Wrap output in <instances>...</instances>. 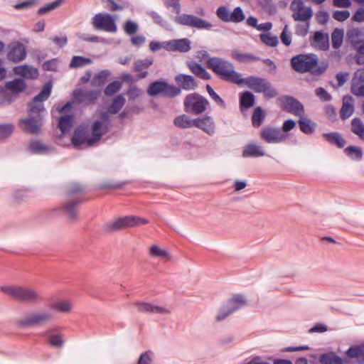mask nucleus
<instances>
[{
  "instance_id": "393cba45",
  "label": "nucleus",
  "mask_w": 364,
  "mask_h": 364,
  "mask_svg": "<svg viewBox=\"0 0 364 364\" xmlns=\"http://www.w3.org/2000/svg\"><path fill=\"white\" fill-rule=\"evenodd\" d=\"M175 80L182 89L186 90H193L197 86L195 79L191 75L179 74L176 76Z\"/></svg>"
},
{
  "instance_id": "3c124183",
  "label": "nucleus",
  "mask_w": 364,
  "mask_h": 364,
  "mask_svg": "<svg viewBox=\"0 0 364 364\" xmlns=\"http://www.w3.org/2000/svg\"><path fill=\"white\" fill-rule=\"evenodd\" d=\"M344 152L348 156L355 160H360L363 155L361 149L354 146H348Z\"/></svg>"
},
{
  "instance_id": "423d86ee",
  "label": "nucleus",
  "mask_w": 364,
  "mask_h": 364,
  "mask_svg": "<svg viewBox=\"0 0 364 364\" xmlns=\"http://www.w3.org/2000/svg\"><path fill=\"white\" fill-rule=\"evenodd\" d=\"M149 223V220L138 216L128 215L118 218L105 225L107 232H116L127 228H134Z\"/></svg>"
},
{
  "instance_id": "c756f323",
  "label": "nucleus",
  "mask_w": 364,
  "mask_h": 364,
  "mask_svg": "<svg viewBox=\"0 0 364 364\" xmlns=\"http://www.w3.org/2000/svg\"><path fill=\"white\" fill-rule=\"evenodd\" d=\"M301 131L306 134H311L314 132L316 124L310 119L305 117L304 115L299 117L298 121Z\"/></svg>"
},
{
  "instance_id": "72a5a7b5",
  "label": "nucleus",
  "mask_w": 364,
  "mask_h": 364,
  "mask_svg": "<svg viewBox=\"0 0 364 364\" xmlns=\"http://www.w3.org/2000/svg\"><path fill=\"white\" fill-rule=\"evenodd\" d=\"M313 13L310 7L304 6L299 11H294L292 18L295 21H307L312 17Z\"/></svg>"
},
{
  "instance_id": "a211bd4d",
  "label": "nucleus",
  "mask_w": 364,
  "mask_h": 364,
  "mask_svg": "<svg viewBox=\"0 0 364 364\" xmlns=\"http://www.w3.org/2000/svg\"><path fill=\"white\" fill-rule=\"evenodd\" d=\"M26 49L25 46L19 42H15L9 46V50L7 53V59L14 63L23 60L26 57Z\"/></svg>"
},
{
  "instance_id": "6e6552de",
  "label": "nucleus",
  "mask_w": 364,
  "mask_h": 364,
  "mask_svg": "<svg viewBox=\"0 0 364 364\" xmlns=\"http://www.w3.org/2000/svg\"><path fill=\"white\" fill-rule=\"evenodd\" d=\"M53 314L46 310H40L16 321V325L21 328L43 325L53 319Z\"/></svg>"
},
{
  "instance_id": "9d476101",
  "label": "nucleus",
  "mask_w": 364,
  "mask_h": 364,
  "mask_svg": "<svg viewBox=\"0 0 364 364\" xmlns=\"http://www.w3.org/2000/svg\"><path fill=\"white\" fill-rule=\"evenodd\" d=\"M183 105L186 112L200 114L205 111L209 102L204 97L194 92L185 97Z\"/></svg>"
},
{
  "instance_id": "bf43d9fd",
  "label": "nucleus",
  "mask_w": 364,
  "mask_h": 364,
  "mask_svg": "<svg viewBox=\"0 0 364 364\" xmlns=\"http://www.w3.org/2000/svg\"><path fill=\"white\" fill-rule=\"evenodd\" d=\"M206 90L210 97L215 101V102L221 107H225L224 100L213 90L210 85H206Z\"/></svg>"
},
{
  "instance_id": "7ed1b4c3",
  "label": "nucleus",
  "mask_w": 364,
  "mask_h": 364,
  "mask_svg": "<svg viewBox=\"0 0 364 364\" xmlns=\"http://www.w3.org/2000/svg\"><path fill=\"white\" fill-rule=\"evenodd\" d=\"M0 290L11 299L21 303L35 304L41 300L40 291L32 287L23 285H4Z\"/></svg>"
},
{
  "instance_id": "c9c22d12",
  "label": "nucleus",
  "mask_w": 364,
  "mask_h": 364,
  "mask_svg": "<svg viewBox=\"0 0 364 364\" xmlns=\"http://www.w3.org/2000/svg\"><path fill=\"white\" fill-rule=\"evenodd\" d=\"M314 43L321 50H327L328 48V36L327 34L323 33L321 31H316L314 35Z\"/></svg>"
},
{
  "instance_id": "9b49d317",
  "label": "nucleus",
  "mask_w": 364,
  "mask_h": 364,
  "mask_svg": "<svg viewBox=\"0 0 364 364\" xmlns=\"http://www.w3.org/2000/svg\"><path fill=\"white\" fill-rule=\"evenodd\" d=\"M173 21L177 24L197 29L210 30L212 28L210 22L191 14H179L174 18Z\"/></svg>"
},
{
  "instance_id": "4c0bfd02",
  "label": "nucleus",
  "mask_w": 364,
  "mask_h": 364,
  "mask_svg": "<svg viewBox=\"0 0 364 364\" xmlns=\"http://www.w3.org/2000/svg\"><path fill=\"white\" fill-rule=\"evenodd\" d=\"M46 334L48 336V343L53 347L61 348L63 346L64 340L63 335L54 333L53 330L46 331Z\"/></svg>"
},
{
  "instance_id": "f704fd0d",
  "label": "nucleus",
  "mask_w": 364,
  "mask_h": 364,
  "mask_svg": "<svg viewBox=\"0 0 364 364\" xmlns=\"http://www.w3.org/2000/svg\"><path fill=\"white\" fill-rule=\"evenodd\" d=\"M26 87L24 80L21 78L14 79L12 81L6 83V88L11 90L14 93H19L23 92Z\"/></svg>"
},
{
  "instance_id": "6e6d98bb",
  "label": "nucleus",
  "mask_w": 364,
  "mask_h": 364,
  "mask_svg": "<svg viewBox=\"0 0 364 364\" xmlns=\"http://www.w3.org/2000/svg\"><path fill=\"white\" fill-rule=\"evenodd\" d=\"M351 92L356 96H364V83L358 80L353 79L351 85Z\"/></svg>"
},
{
  "instance_id": "052dcab7",
  "label": "nucleus",
  "mask_w": 364,
  "mask_h": 364,
  "mask_svg": "<svg viewBox=\"0 0 364 364\" xmlns=\"http://www.w3.org/2000/svg\"><path fill=\"white\" fill-rule=\"evenodd\" d=\"M245 14L240 7H236L230 14V22L240 23L245 19Z\"/></svg>"
},
{
  "instance_id": "ddd939ff",
  "label": "nucleus",
  "mask_w": 364,
  "mask_h": 364,
  "mask_svg": "<svg viewBox=\"0 0 364 364\" xmlns=\"http://www.w3.org/2000/svg\"><path fill=\"white\" fill-rule=\"evenodd\" d=\"M246 303L245 297L242 295H235L231 298L227 306L221 308L216 316V320L220 321L229 315L241 308Z\"/></svg>"
},
{
  "instance_id": "f3484780",
  "label": "nucleus",
  "mask_w": 364,
  "mask_h": 364,
  "mask_svg": "<svg viewBox=\"0 0 364 364\" xmlns=\"http://www.w3.org/2000/svg\"><path fill=\"white\" fill-rule=\"evenodd\" d=\"M191 41L184 38L164 42V48L171 52L187 53L191 48Z\"/></svg>"
},
{
  "instance_id": "603ef678",
  "label": "nucleus",
  "mask_w": 364,
  "mask_h": 364,
  "mask_svg": "<svg viewBox=\"0 0 364 364\" xmlns=\"http://www.w3.org/2000/svg\"><path fill=\"white\" fill-rule=\"evenodd\" d=\"M92 63L90 58H85L82 56H74L70 63V68H80L83 67L86 65H89Z\"/></svg>"
},
{
  "instance_id": "09e8293b",
  "label": "nucleus",
  "mask_w": 364,
  "mask_h": 364,
  "mask_svg": "<svg viewBox=\"0 0 364 364\" xmlns=\"http://www.w3.org/2000/svg\"><path fill=\"white\" fill-rule=\"evenodd\" d=\"M343 38V31L341 29L336 28L331 34V43L333 48H338L342 43Z\"/></svg>"
},
{
  "instance_id": "37998d69",
  "label": "nucleus",
  "mask_w": 364,
  "mask_h": 364,
  "mask_svg": "<svg viewBox=\"0 0 364 364\" xmlns=\"http://www.w3.org/2000/svg\"><path fill=\"white\" fill-rule=\"evenodd\" d=\"M351 131L364 140V124L360 119L355 118L352 120Z\"/></svg>"
},
{
  "instance_id": "58836bf2",
  "label": "nucleus",
  "mask_w": 364,
  "mask_h": 364,
  "mask_svg": "<svg viewBox=\"0 0 364 364\" xmlns=\"http://www.w3.org/2000/svg\"><path fill=\"white\" fill-rule=\"evenodd\" d=\"M29 151L33 154H47L51 148L39 141H33L29 144Z\"/></svg>"
},
{
  "instance_id": "dca6fc26",
  "label": "nucleus",
  "mask_w": 364,
  "mask_h": 364,
  "mask_svg": "<svg viewBox=\"0 0 364 364\" xmlns=\"http://www.w3.org/2000/svg\"><path fill=\"white\" fill-rule=\"evenodd\" d=\"M282 107L287 112L301 117L304 115V106L300 102L293 97L284 96L279 99Z\"/></svg>"
},
{
  "instance_id": "e433bc0d",
  "label": "nucleus",
  "mask_w": 364,
  "mask_h": 364,
  "mask_svg": "<svg viewBox=\"0 0 364 364\" xmlns=\"http://www.w3.org/2000/svg\"><path fill=\"white\" fill-rule=\"evenodd\" d=\"M126 102L125 98L122 95L116 96L111 105L107 108V112L114 114L119 112Z\"/></svg>"
},
{
  "instance_id": "69168bd1",
  "label": "nucleus",
  "mask_w": 364,
  "mask_h": 364,
  "mask_svg": "<svg viewBox=\"0 0 364 364\" xmlns=\"http://www.w3.org/2000/svg\"><path fill=\"white\" fill-rule=\"evenodd\" d=\"M124 30L127 34L132 35L135 33L138 30V25L136 23L128 20L124 23Z\"/></svg>"
},
{
  "instance_id": "0e129e2a",
  "label": "nucleus",
  "mask_w": 364,
  "mask_h": 364,
  "mask_svg": "<svg viewBox=\"0 0 364 364\" xmlns=\"http://www.w3.org/2000/svg\"><path fill=\"white\" fill-rule=\"evenodd\" d=\"M218 17L224 22H230V14L225 6L219 7L216 11Z\"/></svg>"
},
{
  "instance_id": "39448f33",
  "label": "nucleus",
  "mask_w": 364,
  "mask_h": 364,
  "mask_svg": "<svg viewBox=\"0 0 364 364\" xmlns=\"http://www.w3.org/2000/svg\"><path fill=\"white\" fill-rule=\"evenodd\" d=\"M240 85L245 84L250 89L255 92L263 93L265 98L271 99L277 95V90L265 78L250 76L246 78L241 77Z\"/></svg>"
},
{
  "instance_id": "aec40b11",
  "label": "nucleus",
  "mask_w": 364,
  "mask_h": 364,
  "mask_svg": "<svg viewBox=\"0 0 364 364\" xmlns=\"http://www.w3.org/2000/svg\"><path fill=\"white\" fill-rule=\"evenodd\" d=\"M100 94V90H82L81 89H76L73 92V97L78 103L89 104L97 100Z\"/></svg>"
},
{
  "instance_id": "c03bdc74",
  "label": "nucleus",
  "mask_w": 364,
  "mask_h": 364,
  "mask_svg": "<svg viewBox=\"0 0 364 364\" xmlns=\"http://www.w3.org/2000/svg\"><path fill=\"white\" fill-rule=\"evenodd\" d=\"M109 75V72L107 70H102L101 72L95 74L92 80V85L95 87L102 86L105 83Z\"/></svg>"
},
{
  "instance_id": "774afa93",
  "label": "nucleus",
  "mask_w": 364,
  "mask_h": 364,
  "mask_svg": "<svg viewBox=\"0 0 364 364\" xmlns=\"http://www.w3.org/2000/svg\"><path fill=\"white\" fill-rule=\"evenodd\" d=\"M350 17V12L345 11H336L333 14V18L340 22L344 21Z\"/></svg>"
},
{
  "instance_id": "7c9ffc66",
  "label": "nucleus",
  "mask_w": 364,
  "mask_h": 364,
  "mask_svg": "<svg viewBox=\"0 0 364 364\" xmlns=\"http://www.w3.org/2000/svg\"><path fill=\"white\" fill-rule=\"evenodd\" d=\"M188 66L191 71L198 77L203 80H209L211 77L210 73L200 64L191 62L188 63Z\"/></svg>"
},
{
  "instance_id": "20e7f679",
  "label": "nucleus",
  "mask_w": 364,
  "mask_h": 364,
  "mask_svg": "<svg viewBox=\"0 0 364 364\" xmlns=\"http://www.w3.org/2000/svg\"><path fill=\"white\" fill-rule=\"evenodd\" d=\"M291 65L297 73H311L319 75L325 72L327 64H318V58L314 54H299L291 59Z\"/></svg>"
},
{
  "instance_id": "5701e85b",
  "label": "nucleus",
  "mask_w": 364,
  "mask_h": 364,
  "mask_svg": "<svg viewBox=\"0 0 364 364\" xmlns=\"http://www.w3.org/2000/svg\"><path fill=\"white\" fill-rule=\"evenodd\" d=\"M81 202L79 198L70 200L62 205V210L68 216L70 220H76L77 219V206Z\"/></svg>"
},
{
  "instance_id": "f8f14e48",
  "label": "nucleus",
  "mask_w": 364,
  "mask_h": 364,
  "mask_svg": "<svg viewBox=\"0 0 364 364\" xmlns=\"http://www.w3.org/2000/svg\"><path fill=\"white\" fill-rule=\"evenodd\" d=\"M52 86L50 83H47L43 87L41 92L37 95L29 104V113L33 115L41 114L45 112L43 102L46 100L51 92Z\"/></svg>"
},
{
  "instance_id": "cd10ccee",
  "label": "nucleus",
  "mask_w": 364,
  "mask_h": 364,
  "mask_svg": "<svg viewBox=\"0 0 364 364\" xmlns=\"http://www.w3.org/2000/svg\"><path fill=\"white\" fill-rule=\"evenodd\" d=\"M264 155V151L262 148L255 144H248L242 151V156L245 158L247 157H259Z\"/></svg>"
},
{
  "instance_id": "4be33fe9",
  "label": "nucleus",
  "mask_w": 364,
  "mask_h": 364,
  "mask_svg": "<svg viewBox=\"0 0 364 364\" xmlns=\"http://www.w3.org/2000/svg\"><path fill=\"white\" fill-rule=\"evenodd\" d=\"M13 71L15 75L27 79H36L38 76V69L28 65L16 66L14 68Z\"/></svg>"
},
{
  "instance_id": "5fc2aeb1",
  "label": "nucleus",
  "mask_w": 364,
  "mask_h": 364,
  "mask_svg": "<svg viewBox=\"0 0 364 364\" xmlns=\"http://www.w3.org/2000/svg\"><path fill=\"white\" fill-rule=\"evenodd\" d=\"M147 14L152 18L153 21L156 24L165 28H168L169 24L167 23V21L164 20L163 17L156 11H151L147 12Z\"/></svg>"
},
{
  "instance_id": "4d7b16f0",
  "label": "nucleus",
  "mask_w": 364,
  "mask_h": 364,
  "mask_svg": "<svg viewBox=\"0 0 364 364\" xmlns=\"http://www.w3.org/2000/svg\"><path fill=\"white\" fill-rule=\"evenodd\" d=\"M63 1V0H55V1L40 8L38 11V14L39 15H44L58 8L59 6L61 5Z\"/></svg>"
},
{
  "instance_id": "4468645a",
  "label": "nucleus",
  "mask_w": 364,
  "mask_h": 364,
  "mask_svg": "<svg viewBox=\"0 0 364 364\" xmlns=\"http://www.w3.org/2000/svg\"><path fill=\"white\" fill-rule=\"evenodd\" d=\"M260 138L268 144H277L284 141L287 135L279 128L269 126L263 127L259 134Z\"/></svg>"
},
{
  "instance_id": "6ab92c4d",
  "label": "nucleus",
  "mask_w": 364,
  "mask_h": 364,
  "mask_svg": "<svg viewBox=\"0 0 364 364\" xmlns=\"http://www.w3.org/2000/svg\"><path fill=\"white\" fill-rule=\"evenodd\" d=\"M134 305L137 310L141 313H150L160 315H167L171 314V310L165 306H158L149 302H136Z\"/></svg>"
},
{
  "instance_id": "338daca9",
  "label": "nucleus",
  "mask_w": 364,
  "mask_h": 364,
  "mask_svg": "<svg viewBox=\"0 0 364 364\" xmlns=\"http://www.w3.org/2000/svg\"><path fill=\"white\" fill-rule=\"evenodd\" d=\"M141 90L134 85H130L127 90L129 100H134L141 95Z\"/></svg>"
},
{
  "instance_id": "0eeeda50",
  "label": "nucleus",
  "mask_w": 364,
  "mask_h": 364,
  "mask_svg": "<svg viewBox=\"0 0 364 364\" xmlns=\"http://www.w3.org/2000/svg\"><path fill=\"white\" fill-rule=\"evenodd\" d=\"M117 15H111L107 13H98L92 17L91 23L93 28L97 31H103L107 33H114L117 31Z\"/></svg>"
},
{
  "instance_id": "79ce46f5",
  "label": "nucleus",
  "mask_w": 364,
  "mask_h": 364,
  "mask_svg": "<svg viewBox=\"0 0 364 364\" xmlns=\"http://www.w3.org/2000/svg\"><path fill=\"white\" fill-rule=\"evenodd\" d=\"M259 38L264 44L269 47H276L279 43L278 38L269 32L261 33Z\"/></svg>"
},
{
  "instance_id": "2eb2a0df",
  "label": "nucleus",
  "mask_w": 364,
  "mask_h": 364,
  "mask_svg": "<svg viewBox=\"0 0 364 364\" xmlns=\"http://www.w3.org/2000/svg\"><path fill=\"white\" fill-rule=\"evenodd\" d=\"M42 120L43 117L41 114L33 115L29 113L28 118L19 121V126L26 132L37 134L42 125Z\"/></svg>"
},
{
  "instance_id": "a18cd8bd",
  "label": "nucleus",
  "mask_w": 364,
  "mask_h": 364,
  "mask_svg": "<svg viewBox=\"0 0 364 364\" xmlns=\"http://www.w3.org/2000/svg\"><path fill=\"white\" fill-rule=\"evenodd\" d=\"M73 117L71 115L62 116L58 122V127L63 134L70 131L72 126Z\"/></svg>"
},
{
  "instance_id": "f257e3e1",
  "label": "nucleus",
  "mask_w": 364,
  "mask_h": 364,
  "mask_svg": "<svg viewBox=\"0 0 364 364\" xmlns=\"http://www.w3.org/2000/svg\"><path fill=\"white\" fill-rule=\"evenodd\" d=\"M110 119L107 113H102L101 119L94 122L92 127V136L89 132L82 127L77 129L72 137V143L75 147L83 148L94 145L99 141L109 130Z\"/></svg>"
},
{
  "instance_id": "c85d7f7f",
  "label": "nucleus",
  "mask_w": 364,
  "mask_h": 364,
  "mask_svg": "<svg viewBox=\"0 0 364 364\" xmlns=\"http://www.w3.org/2000/svg\"><path fill=\"white\" fill-rule=\"evenodd\" d=\"M50 308L59 313L68 314L73 309V303L70 300H59L52 303Z\"/></svg>"
},
{
  "instance_id": "a878e982",
  "label": "nucleus",
  "mask_w": 364,
  "mask_h": 364,
  "mask_svg": "<svg viewBox=\"0 0 364 364\" xmlns=\"http://www.w3.org/2000/svg\"><path fill=\"white\" fill-rule=\"evenodd\" d=\"M354 111L353 99L350 96H345L343 98V105L340 111V117L342 119L350 117Z\"/></svg>"
},
{
  "instance_id": "49530a36",
  "label": "nucleus",
  "mask_w": 364,
  "mask_h": 364,
  "mask_svg": "<svg viewBox=\"0 0 364 364\" xmlns=\"http://www.w3.org/2000/svg\"><path fill=\"white\" fill-rule=\"evenodd\" d=\"M240 106L250 108L253 106L255 103V97L250 92L246 91L243 92L240 96Z\"/></svg>"
},
{
  "instance_id": "864d4df0",
  "label": "nucleus",
  "mask_w": 364,
  "mask_h": 364,
  "mask_svg": "<svg viewBox=\"0 0 364 364\" xmlns=\"http://www.w3.org/2000/svg\"><path fill=\"white\" fill-rule=\"evenodd\" d=\"M264 119V114L261 107L255 108L252 117V124L255 127H259Z\"/></svg>"
},
{
  "instance_id": "a19ab883",
  "label": "nucleus",
  "mask_w": 364,
  "mask_h": 364,
  "mask_svg": "<svg viewBox=\"0 0 364 364\" xmlns=\"http://www.w3.org/2000/svg\"><path fill=\"white\" fill-rule=\"evenodd\" d=\"M321 364H343L342 359L333 353H328L321 355Z\"/></svg>"
},
{
  "instance_id": "bb28decb",
  "label": "nucleus",
  "mask_w": 364,
  "mask_h": 364,
  "mask_svg": "<svg viewBox=\"0 0 364 364\" xmlns=\"http://www.w3.org/2000/svg\"><path fill=\"white\" fill-rule=\"evenodd\" d=\"M363 34V31L358 28L350 29L347 33L348 41L356 50L363 42L362 41Z\"/></svg>"
},
{
  "instance_id": "680f3d73",
  "label": "nucleus",
  "mask_w": 364,
  "mask_h": 364,
  "mask_svg": "<svg viewBox=\"0 0 364 364\" xmlns=\"http://www.w3.org/2000/svg\"><path fill=\"white\" fill-rule=\"evenodd\" d=\"M14 131L12 124H0V141L9 137Z\"/></svg>"
},
{
  "instance_id": "1a4fd4ad",
  "label": "nucleus",
  "mask_w": 364,
  "mask_h": 364,
  "mask_svg": "<svg viewBox=\"0 0 364 364\" xmlns=\"http://www.w3.org/2000/svg\"><path fill=\"white\" fill-rule=\"evenodd\" d=\"M180 93V88L162 80L151 83L147 89V94L150 96L161 95L166 97H174Z\"/></svg>"
},
{
  "instance_id": "ea45409f",
  "label": "nucleus",
  "mask_w": 364,
  "mask_h": 364,
  "mask_svg": "<svg viewBox=\"0 0 364 364\" xmlns=\"http://www.w3.org/2000/svg\"><path fill=\"white\" fill-rule=\"evenodd\" d=\"M346 355L349 358H357L359 361L364 362V345L350 347Z\"/></svg>"
},
{
  "instance_id": "473e14b6",
  "label": "nucleus",
  "mask_w": 364,
  "mask_h": 364,
  "mask_svg": "<svg viewBox=\"0 0 364 364\" xmlns=\"http://www.w3.org/2000/svg\"><path fill=\"white\" fill-rule=\"evenodd\" d=\"M173 124L182 129L191 128L194 127L195 119H191L188 115L183 114L174 119Z\"/></svg>"
},
{
  "instance_id": "2f4dec72",
  "label": "nucleus",
  "mask_w": 364,
  "mask_h": 364,
  "mask_svg": "<svg viewBox=\"0 0 364 364\" xmlns=\"http://www.w3.org/2000/svg\"><path fill=\"white\" fill-rule=\"evenodd\" d=\"M323 136L328 142L336 145L338 148H343L346 145V141L338 132L324 133Z\"/></svg>"
},
{
  "instance_id": "f03ea898",
  "label": "nucleus",
  "mask_w": 364,
  "mask_h": 364,
  "mask_svg": "<svg viewBox=\"0 0 364 364\" xmlns=\"http://www.w3.org/2000/svg\"><path fill=\"white\" fill-rule=\"evenodd\" d=\"M206 65L220 79L240 85L242 75L235 70L233 64L230 61L219 57H211L206 61Z\"/></svg>"
},
{
  "instance_id": "412c9836",
  "label": "nucleus",
  "mask_w": 364,
  "mask_h": 364,
  "mask_svg": "<svg viewBox=\"0 0 364 364\" xmlns=\"http://www.w3.org/2000/svg\"><path fill=\"white\" fill-rule=\"evenodd\" d=\"M194 127L202 129L209 135L215 133V122L213 118L208 116L195 119Z\"/></svg>"
},
{
  "instance_id": "8fccbe9b",
  "label": "nucleus",
  "mask_w": 364,
  "mask_h": 364,
  "mask_svg": "<svg viewBox=\"0 0 364 364\" xmlns=\"http://www.w3.org/2000/svg\"><path fill=\"white\" fill-rule=\"evenodd\" d=\"M232 56L234 59L242 62V63H247V62H252L255 61L259 59L258 57L250 54V53H242L238 52H234L232 54Z\"/></svg>"
},
{
  "instance_id": "13d9d810",
  "label": "nucleus",
  "mask_w": 364,
  "mask_h": 364,
  "mask_svg": "<svg viewBox=\"0 0 364 364\" xmlns=\"http://www.w3.org/2000/svg\"><path fill=\"white\" fill-rule=\"evenodd\" d=\"M122 87V83L119 81H114L109 83L104 90L105 95L112 96L117 92Z\"/></svg>"
},
{
  "instance_id": "e2e57ef3",
  "label": "nucleus",
  "mask_w": 364,
  "mask_h": 364,
  "mask_svg": "<svg viewBox=\"0 0 364 364\" xmlns=\"http://www.w3.org/2000/svg\"><path fill=\"white\" fill-rule=\"evenodd\" d=\"M281 41L283 44H284L286 46H290L291 43V33L289 29V26L285 25L283 31L280 36Z\"/></svg>"
},
{
  "instance_id": "de8ad7c7",
  "label": "nucleus",
  "mask_w": 364,
  "mask_h": 364,
  "mask_svg": "<svg viewBox=\"0 0 364 364\" xmlns=\"http://www.w3.org/2000/svg\"><path fill=\"white\" fill-rule=\"evenodd\" d=\"M154 63L152 58L139 59L134 61L133 70L135 72H141L144 69L148 68Z\"/></svg>"
},
{
  "instance_id": "b1692460",
  "label": "nucleus",
  "mask_w": 364,
  "mask_h": 364,
  "mask_svg": "<svg viewBox=\"0 0 364 364\" xmlns=\"http://www.w3.org/2000/svg\"><path fill=\"white\" fill-rule=\"evenodd\" d=\"M148 253L152 258H158L165 261H169L171 259V255L170 252L156 244L152 245L149 247Z\"/></svg>"
}]
</instances>
